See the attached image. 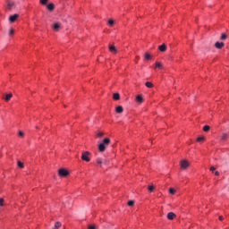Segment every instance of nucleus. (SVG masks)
<instances>
[{
	"instance_id": "obj_23",
	"label": "nucleus",
	"mask_w": 229,
	"mask_h": 229,
	"mask_svg": "<svg viewBox=\"0 0 229 229\" xmlns=\"http://www.w3.org/2000/svg\"><path fill=\"white\" fill-rule=\"evenodd\" d=\"M103 135H105V133H103V132H101V131H98V132H97V137H98V139H101V137H103Z\"/></svg>"
},
{
	"instance_id": "obj_35",
	"label": "nucleus",
	"mask_w": 229,
	"mask_h": 229,
	"mask_svg": "<svg viewBox=\"0 0 229 229\" xmlns=\"http://www.w3.org/2000/svg\"><path fill=\"white\" fill-rule=\"evenodd\" d=\"M19 137H24V132H22V131H19Z\"/></svg>"
},
{
	"instance_id": "obj_38",
	"label": "nucleus",
	"mask_w": 229,
	"mask_h": 229,
	"mask_svg": "<svg viewBox=\"0 0 229 229\" xmlns=\"http://www.w3.org/2000/svg\"><path fill=\"white\" fill-rule=\"evenodd\" d=\"M215 174H216V176H219V172L216 171V172L215 173Z\"/></svg>"
},
{
	"instance_id": "obj_25",
	"label": "nucleus",
	"mask_w": 229,
	"mask_h": 229,
	"mask_svg": "<svg viewBox=\"0 0 229 229\" xmlns=\"http://www.w3.org/2000/svg\"><path fill=\"white\" fill-rule=\"evenodd\" d=\"M146 87H148V89H151V88H153V83H151V82H146Z\"/></svg>"
},
{
	"instance_id": "obj_4",
	"label": "nucleus",
	"mask_w": 229,
	"mask_h": 229,
	"mask_svg": "<svg viewBox=\"0 0 229 229\" xmlns=\"http://www.w3.org/2000/svg\"><path fill=\"white\" fill-rule=\"evenodd\" d=\"M190 164H189V161L183 159L181 161L180 163V166L182 169H187V167H189Z\"/></svg>"
},
{
	"instance_id": "obj_16",
	"label": "nucleus",
	"mask_w": 229,
	"mask_h": 229,
	"mask_svg": "<svg viewBox=\"0 0 229 229\" xmlns=\"http://www.w3.org/2000/svg\"><path fill=\"white\" fill-rule=\"evenodd\" d=\"M120 98H121V96L119 95V93H114L113 95V99H114L115 101H119Z\"/></svg>"
},
{
	"instance_id": "obj_12",
	"label": "nucleus",
	"mask_w": 229,
	"mask_h": 229,
	"mask_svg": "<svg viewBox=\"0 0 229 229\" xmlns=\"http://www.w3.org/2000/svg\"><path fill=\"white\" fill-rule=\"evenodd\" d=\"M136 101H137V103H142L143 101H144V98H142V95H138L137 97H136Z\"/></svg>"
},
{
	"instance_id": "obj_8",
	"label": "nucleus",
	"mask_w": 229,
	"mask_h": 229,
	"mask_svg": "<svg viewBox=\"0 0 229 229\" xmlns=\"http://www.w3.org/2000/svg\"><path fill=\"white\" fill-rule=\"evenodd\" d=\"M174 217H176V214H174V212H169L167 214V219H169V221H173V219H174Z\"/></svg>"
},
{
	"instance_id": "obj_37",
	"label": "nucleus",
	"mask_w": 229,
	"mask_h": 229,
	"mask_svg": "<svg viewBox=\"0 0 229 229\" xmlns=\"http://www.w3.org/2000/svg\"><path fill=\"white\" fill-rule=\"evenodd\" d=\"M210 171H216V167L211 166V167H210Z\"/></svg>"
},
{
	"instance_id": "obj_20",
	"label": "nucleus",
	"mask_w": 229,
	"mask_h": 229,
	"mask_svg": "<svg viewBox=\"0 0 229 229\" xmlns=\"http://www.w3.org/2000/svg\"><path fill=\"white\" fill-rule=\"evenodd\" d=\"M148 190L150 191V192H153V191H155V185H148Z\"/></svg>"
},
{
	"instance_id": "obj_36",
	"label": "nucleus",
	"mask_w": 229,
	"mask_h": 229,
	"mask_svg": "<svg viewBox=\"0 0 229 229\" xmlns=\"http://www.w3.org/2000/svg\"><path fill=\"white\" fill-rule=\"evenodd\" d=\"M218 219H219V221H223V219H225V218L223 217V216H220L218 217Z\"/></svg>"
},
{
	"instance_id": "obj_5",
	"label": "nucleus",
	"mask_w": 229,
	"mask_h": 229,
	"mask_svg": "<svg viewBox=\"0 0 229 229\" xmlns=\"http://www.w3.org/2000/svg\"><path fill=\"white\" fill-rule=\"evenodd\" d=\"M18 19H19V14L15 13L9 17V22H11V24H13V22H15V21H17Z\"/></svg>"
},
{
	"instance_id": "obj_11",
	"label": "nucleus",
	"mask_w": 229,
	"mask_h": 229,
	"mask_svg": "<svg viewBox=\"0 0 229 229\" xmlns=\"http://www.w3.org/2000/svg\"><path fill=\"white\" fill-rule=\"evenodd\" d=\"M7 8H8V10H13V8H15V3L14 2H8Z\"/></svg>"
},
{
	"instance_id": "obj_31",
	"label": "nucleus",
	"mask_w": 229,
	"mask_h": 229,
	"mask_svg": "<svg viewBox=\"0 0 229 229\" xmlns=\"http://www.w3.org/2000/svg\"><path fill=\"white\" fill-rule=\"evenodd\" d=\"M4 199H0V207H4Z\"/></svg>"
},
{
	"instance_id": "obj_14",
	"label": "nucleus",
	"mask_w": 229,
	"mask_h": 229,
	"mask_svg": "<svg viewBox=\"0 0 229 229\" xmlns=\"http://www.w3.org/2000/svg\"><path fill=\"white\" fill-rule=\"evenodd\" d=\"M48 12H53V10H55V4H49L47 6Z\"/></svg>"
},
{
	"instance_id": "obj_18",
	"label": "nucleus",
	"mask_w": 229,
	"mask_h": 229,
	"mask_svg": "<svg viewBox=\"0 0 229 229\" xmlns=\"http://www.w3.org/2000/svg\"><path fill=\"white\" fill-rule=\"evenodd\" d=\"M203 141H205L204 136H200V137L197 138V142H203Z\"/></svg>"
},
{
	"instance_id": "obj_7",
	"label": "nucleus",
	"mask_w": 229,
	"mask_h": 229,
	"mask_svg": "<svg viewBox=\"0 0 229 229\" xmlns=\"http://www.w3.org/2000/svg\"><path fill=\"white\" fill-rule=\"evenodd\" d=\"M215 47L216 49H223V47H225V43L217 41L215 43Z\"/></svg>"
},
{
	"instance_id": "obj_2",
	"label": "nucleus",
	"mask_w": 229,
	"mask_h": 229,
	"mask_svg": "<svg viewBox=\"0 0 229 229\" xmlns=\"http://www.w3.org/2000/svg\"><path fill=\"white\" fill-rule=\"evenodd\" d=\"M90 152L89 151H84L82 152L81 155V160H83L84 162H89L90 160Z\"/></svg>"
},
{
	"instance_id": "obj_13",
	"label": "nucleus",
	"mask_w": 229,
	"mask_h": 229,
	"mask_svg": "<svg viewBox=\"0 0 229 229\" xmlns=\"http://www.w3.org/2000/svg\"><path fill=\"white\" fill-rule=\"evenodd\" d=\"M123 110H124V109L123 108L122 106H118L116 107V109H115V112H116V114H123Z\"/></svg>"
},
{
	"instance_id": "obj_24",
	"label": "nucleus",
	"mask_w": 229,
	"mask_h": 229,
	"mask_svg": "<svg viewBox=\"0 0 229 229\" xmlns=\"http://www.w3.org/2000/svg\"><path fill=\"white\" fill-rule=\"evenodd\" d=\"M127 205H128L129 207H133V205H135V201H133V200H129L128 203H127Z\"/></svg>"
},
{
	"instance_id": "obj_26",
	"label": "nucleus",
	"mask_w": 229,
	"mask_h": 229,
	"mask_svg": "<svg viewBox=\"0 0 229 229\" xmlns=\"http://www.w3.org/2000/svg\"><path fill=\"white\" fill-rule=\"evenodd\" d=\"M226 139H228V134L227 133H224L222 135V140H226Z\"/></svg>"
},
{
	"instance_id": "obj_19",
	"label": "nucleus",
	"mask_w": 229,
	"mask_h": 229,
	"mask_svg": "<svg viewBox=\"0 0 229 229\" xmlns=\"http://www.w3.org/2000/svg\"><path fill=\"white\" fill-rule=\"evenodd\" d=\"M144 58L145 60H149L151 58V55H149V53H145Z\"/></svg>"
},
{
	"instance_id": "obj_3",
	"label": "nucleus",
	"mask_w": 229,
	"mask_h": 229,
	"mask_svg": "<svg viewBox=\"0 0 229 229\" xmlns=\"http://www.w3.org/2000/svg\"><path fill=\"white\" fill-rule=\"evenodd\" d=\"M59 176L65 178L66 176H69V171H67L65 168H61L58 170Z\"/></svg>"
},
{
	"instance_id": "obj_33",
	"label": "nucleus",
	"mask_w": 229,
	"mask_h": 229,
	"mask_svg": "<svg viewBox=\"0 0 229 229\" xmlns=\"http://www.w3.org/2000/svg\"><path fill=\"white\" fill-rule=\"evenodd\" d=\"M89 229H97L98 227L96 225H89L88 226Z\"/></svg>"
},
{
	"instance_id": "obj_29",
	"label": "nucleus",
	"mask_w": 229,
	"mask_h": 229,
	"mask_svg": "<svg viewBox=\"0 0 229 229\" xmlns=\"http://www.w3.org/2000/svg\"><path fill=\"white\" fill-rule=\"evenodd\" d=\"M108 24L109 26H114V24H115V21L114 20H109Z\"/></svg>"
},
{
	"instance_id": "obj_22",
	"label": "nucleus",
	"mask_w": 229,
	"mask_h": 229,
	"mask_svg": "<svg viewBox=\"0 0 229 229\" xmlns=\"http://www.w3.org/2000/svg\"><path fill=\"white\" fill-rule=\"evenodd\" d=\"M162 67H163V65L161 64V63H158V62L156 63L157 69H162Z\"/></svg>"
},
{
	"instance_id": "obj_1",
	"label": "nucleus",
	"mask_w": 229,
	"mask_h": 229,
	"mask_svg": "<svg viewBox=\"0 0 229 229\" xmlns=\"http://www.w3.org/2000/svg\"><path fill=\"white\" fill-rule=\"evenodd\" d=\"M110 142H111L110 138L104 139L102 142L98 145V151H100V153H104L106 148L110 146Z\"/></svg>"
},
{
	"instance_id": "obj_28",
	"label": "nucleus",
	"mask_w": 229,
	"mask_h": 229,
	"mask_svg": "<svg viewBox=\"0 0 229 229\" xmlns=\"http://www.w3.org/2000/svg\"><path fill=\"white\" fill-rule=\"evenodd\" d=\"M97 164H98V165H101V164H103V159L101 158H97Z\"/></svg>"
},
{
	"instance_id": "obj_30",
	"label": "nucleus",
	"mask_w": 229,
	"mask_h": 229,
	"mask_svg": "<svg viewBox=\"0 0 229 229\" xmlns=\"http://www.w3.org/2000/svg\"><path fill=\"white\" fill-rule=\"evenodd\" d=\"M169 192L170 194H174L176 192V190H174V188H170Z\"/></svg>"
},
{
	"instance_id": "obj_27",
	"label": "nucleus",
	"mask_w": 229,
	"mask_h": 229,
	"mask_svg": "<svg viewBox=\"0 0 229 229\" xmlns=\"http://www.w3.org/2000/svg\"><path fill=\"white\" fill-rule=\"evenodd\" d=\"M210 130V126L206 125L203 127V131H208Z\"/></svg>"
},
{
	"instance_id": "obj_9",
	"label": "nucleus",
	"mask_w": 229,
	"mask_h": 229,
	"mask_svg": "<svg viewBox=\"0 0 229 229\" xmlns=\"http://www.w3.org/2000/svg\"><path fill=\"white\" fill-rule=\"evenodd\" d=\"M109 51H110V53H113L114 55H116L117 48L115 47V46L111 45V46H109Z\"/></svg>"
},
{
	"instance_id": "obj_34",
	"label": "nucleus",
	"mask_w": 229,
	"mask_h": 229,
	"mask_svg": "<svg viewBox=\"0 0 229 229\" xmlns=\"http://www.w3.org/2000/svg\"><path fill=\"white\" fill-rule=\"evenodd\" d=\"M13 33H15V30H13V29H11L9 30V35H13Z\"/></svg>"
},
{
	"instance_id": "obj_10",
	"label": "nucleus",
	"mask_w": 229,
	"mask_h": 229,
	"mask_svg": "<svg viewBox=\"0 0 229 229\" xmlns=\"http://www.w3.org/2000/svg\"><path fill=\"white\" fill-rule=\"evenodd\" d=\"M158 49L159 51H161V53H165V51H167V47L165 46V44H163L158 47Z\"/></svg>"
},
{
	"instance_id": "obj_15",
	"label": "nucleus",
	"mask_w": 229,
	"mask_h": 229,
	"mask_svg": "<svg viewBox=\"0 0 229 229\" xmlns=\"http://www.w3.org/2000/svg\"><path fill=\"white\" fill-rule=\"evenodd\" d=\"M12 98H13V95L12 93H9L5 96L4 101L8 102L10 101V99H12Z\"/></svg>"
},
{
	"instance_id": "obj_6",
	"label": "nucleus",
	"mask_w": 229,
	"mask_h": 229,
	"mask_svg": "<svg viewBox=\"0 0 229 229\" xmlns=\"http://www.w3.org/2000/svg\"><path fill=\"white\" fill-rule=\"evenodd\" d=\"M60 28H62V23L60 22H55L52 25L54 31H60Z\"/></svg>"
},
{
	"instance_id": "obj_32",
	"label": "nucleus",
	"mask_w": 229,
	"mask_h": 229,
	"mask_svg": "<svg viewBox=\"0 0 229 229\" xmlns=\"http://www.w3.org/2000/svg\"><path fill=\"white\" fill-rule=\"evenodd\" d=\"M49 0H40L41 4H47Z\"/></svg>"
},
{
	"instance_id": "obj_21",
	"label": "nucleus",
	"mask_w": 229,
	"mask_h": 229,
	"mask_svg": "<svg viewBox=\"0 0 229 229\" xmlns=\"http://www.w3.org/2000/svg\"><path fill=\"white\" fill-rule=\"evenodd\" d=\"M18 167H20L21 169H23L24 168V164L21 161H18Z\"/></svg>"
},
{
	"instance_id": "obj_17",
	"label": "nucleus",
	"mask_w": 229,
	"mask_h": 229,
	"mask_svg": "<svg viewBox=\"0 0 229 229\" xmlns=\"http://www.w3.org/2000/svg\"><path fill=\"white\" fill-rule=\"evenodd\" d=\"M226 38H228V36L225 33H222L220 40H226Z\"/></svg>"
}]
</instances>
